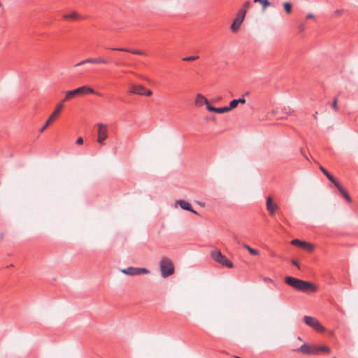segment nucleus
Masks as SVG:
<instances>
[{
	"label": "nucleus",
	"instance_id": "nucleus-1",
	"mask_svg": "<svg viewBox=\"0 0 358 358\" xmlns=\"http://www.w3.org/2000/svg\"><path fill=\"white\" fill-rule=\"evenodd\" d=\"M285 282L290 287L300 292H315L317 289V287L313 283L294 277H286L285 278Z\"/></svg>",
	"mask_w": 358,
	"mask_h": 358
},
{
	"label": "nucleus",
	"instance_id": "nucleus-2",
	"mask_svg": "<svg viewBox=\"0 0 358 358\" xmlns=\"http://www.w3.org/2000/svg\"><path fill=\"white\" fill-rule=\"evenodd\" d=\"M87 94H95V91L90 87L84 85L77 89L67 91L64 98L61 101L64 103L65 101L70 100L78 95H83Z\"/></svg>",
	"mask_w": 358,
	"mask_h": 358
},
{
	"label": "nucleus",
	"instance_id": "nucleus-3",
	"mask_svg": "<svg viewBox=\"0 0 358 358\" xmlns=\"http://www.w3.org/2000/svg\"><path fill=\"white\" fill-rule=\"evenodd\" d=\"M160 271L163 278L172 275L174 272V266L172 262L166 257H162L160 261Z\"/></svg>",
	"mask_w": 358,
	"mask_h": 358
},
{
	"label": "nucleus",
	"instance_id": "nucleus-4",
	"mask_svg": "<svg viewBox=\"0 0 358 358\" xmlns=\"http://www.w3.org/2000/svg\"><path fill=\"white\" fill-rule=\"evenodd\" d=\"M212 259L217 263L231 268L234 267V264L226 256L222 255L220 250H214L210 253Z\"/></svg>",
	"mask_w": 358,
	"mask_h": 358
},
{
	"label": "nucleus",
	"instance_id": "nucleus-5",
	"mask_svg": "<svg viewBox=\"0 0 358 358\" xmlns=\"http://www.w3.org/2000/svg\"><path fill=\"white\" fill-rule=\"evenodd\" d=\"M64 107V105L62 101H60L57 104L54 111L50 115L45 124L41 128V133L43 132L58 117Z\"/></svg>",
	"mask_w": 358,
	"mask_h": 358
},
{
	"label": "nucleus",
	"instance_id": "nucleus-6",
	"mask_svg": "<svg viewBox=\"0 0 358 358\" xmlns=\"http://www.w3.org/2000/svg\"><path fill=\"white\" fill-rule=\"evenodd\" d=\"M97 131V143L101 145H105V141L107 139L108 136V126L103 123H98L96 124Z\"/></svg>",
	"mask_w": 358,
	"mask_h": 358
},
{
	"label": "nucleus",
	"instance_id": "nucleus-7",
	"mask_svg": "<svg viewBox=\"0 0 358 358\" xmlns=\"http://www.w3.org/2000/svg\"><path fill=\"white\" fill-rule=\"evenodd\" d=\"M128 92L132 94L150 96L152 94L151 90L146 89L142 85L131 84Z\"/></svg>",
	"mask_w": 358,
	"mask_h": 358
},
{
	"label": "nucleus",
	"instance_id": "nucleus-8",
	"mask_svg": "<svg viewBox=\"0 0 358 358\" xmlns=\"http://www.w3.org/2000/svg\"><path fill=\"white\" fill-rule=\"evenodd\" d=\"M303 322L318 332H324L325 329L318 320L310 316H304Z\"/></svg>",
	"mask_w": 358,
	"mask_h": 358
},
{
	"label": "nucleus",
	"instance_id": "nucleus-9",
	"mask_svg": "<svg viewBox=\"0 0 358 358\" xmlns=\"http://www.w3.org/2000/svg\"><path fill=\"white\" fill-rule=\"evenodd\" d=\"M245 17V15L243 12L238 11L231 26L230 30L233 33H236L241 28L242 23L243 22Z\"/></svg>",
	"mask_w": 358,
	"mask_h": 358
},
{
	"label": "nucleus",
	"instance_id": "nucleus-10",
	"mask_svg": "<svg viewBox=\"0 0 358 358\" xmlns=\"http://www.w3.org/2000/svg\"><path fill=\"white\" fill-rule=\"evenodd\" d=\"M298 352L306 355H316L319 353V348L315 345L304 343L300 347V348L298 350Z\"/></svg>",
	"mask_w": 358,
	"mask_h": 358
},
{
	"label": "nucleus",
	"instance_id": "nucleus-11",
	"mask_svg": "<svg viewBox=\"0 0 358 358\" xmlns=\"http://www.w3.org/2000/svg\"><path fill=\"white\" fill-rule=\"evenodd\" d=\"M292 245L299 247L306 251L311 252L313 250L314 247L310 243L301 241L299 239H294L291 241Z\"/></svg>",
	"mask_w": 358,
	"mask_h": 358
},
{
	"label": "nucleus",
	"instance_id": "nucleus-12",
	"mask_svg": "<svg viewBox=\"0 0 358 358\" xmlns=\"http://www.w3.org/2000/svg\"><path fill=\"white\" fill-rule=\"evenodd\" d=\"M107 64L108 62L107 60L103 59V58H101V57H97V58H87L85 60H83L81 62H80L79 63L76 64V66H81V65H83L85 64Z\"/></svg>",
	"mask_w": 358,
	"mask_h": 358
},
{
	"label": "nucleus",
	"instance_id": "nucleus-13",
	"mask_svg": "<svg viewBox=\"0 0 358 358\" xmlns=\"http://www.w3.org/2000/svg\"><path fill=\"white\" fill-rule=\"evenodd\" d=\"M266 205V209L269 212L270 215H275L276 210L278 208V206L277 204H275L273 202L271 196L267 197Z\"/></svg>",
	"mask_w": 358,
	"mask_h": 358
},
{
	"label": "nucleus",
	"instance_id": "nucleus-14",
	"mask_svg": "<svg viewBox=\"0 0 358 358\" xmlns=\"http://www.w3.org/2000/svg\"><path fill=\"white\" fill-rule=\"evenodd\" d=\"M111 50L126 52H130L131 54L138 55H146V53L144 51L140 50H134V49H129V48H111Z\"/></svg>",
	"mask_w": 358,
	"mask_h": 358
},
{
	"label": "nucleus",
	"instance_id": "nucleus-15",
	"mask_svg": "<svg viewBox=\"0 0 358 358\" xmlns=\"http://www.w3.org/2000/svg\"><path fill=\"white\" fill-rule=\"evenodd\" d=\"M208 100L201 94H197L195 96L194 104L197 107H201L203 105H206L208 103Z\"/></svg>",
	"mask_w": 358,
	"mask_h": 358
},
{
	"label": "nucleus",
	"instance_id": "nucleus-16",
	"mask_svg": "<svg viewBox=\"0 0 358 358\" xmlns=\"http://www.w3.org/2000/svg\"><path fill=\"white\" fill-rule=\"evenodd\" d=\"M176 203L178 204L181 208L191 211L192 213H193L194 214H197L196 211L194 210L192 208L190 203H188L187 201H185L183 200H178L176 201Z\"/></svg>",
	"mask_w": 358,
	"mask_h": 358
},
{
	"label": "nucleus",
	"instance_id": "nucleus-17",
	"mask_svg": "<svg viewBox=\"0 0 358 358\" xmlns=\"http://www.w3.org/2000/svg\"><path fill=\"white\" fill-rule=\"evenodd\" d=\"M63 18L64 20H80L82 19V16L76 11H72L70 13L64 15Z\"/></svg>",
	"mask_w": 358,
	"mask_h": 358
},
{
	"label": "nucleus",
	"instance_id": "nucleus-18",
	"mask_svg": "<svg viewBox=\"0 0 358 358\" xmlns=\"http://www.w3.org/2000/svg\"><path fill=\"white\" fill-rule=\"evenodd\" d=\"M123 273L128 275H137L138 271L137 268L134 267H128L127 268H124L121 271Z\"/></svg>",
	"mask_w": 358,
	"mask_h": 358
},
{
	"label": "nucleus",
	"instance_id": "nucleus-19",
	"mask_svg": "<svg viewBox=\"0 0 358 358\" xmlns=\"http://www.w3.org/2000/svg\"><path fill=\"white\" fill-rule=\"evenodd\" d=\"M251 6V3L249 1H245L242 6V7L238 10L239 12H243L244 15H246L248 10Z\"/></svg>",
	"mask_w": 358,
	"mask_h": 358
},
{
	"label": "nucleus",
	"instance_id": "nucleus-20",
	"mask_svg": "<svg viewBox=\"0 0 358 358\" xmlns=\"http://www.w3.org/2000/svg\"><path fill=\"white\" fill-rule=\"evenodd\" d=\"M243 246L250 252V255H254V256H257V255H259V250L252 248L248 245L244 243V244H243Z\"/></svg>",
	"mask_w": 358,
	"mask_h": 358
},
{
	"label": "nucleus",
	"instance_id": "nucleus-21",
	"mask_svg": "<svg viewBox=\"0 0 358 358\" xmlns=\"http://www.w3.org/2000/svg\"><path fill=\"white\" fill-rule=\"evenodd\" d=\"M255 3H259L262 6L263 10H265L268 6H271V3L268 0H254Z\"/></svg>",
	"mask_w": 358,
	"mask_h": 358
},
{
	"label": "nucleus",
	"instance_id": "nucleus-22",
	"mask_svg": "<svg viewBox=\"0 0 358 358\" xmlns=\"http://www.w3.org/2000/svg\"><path fill=\"white\" fill-rule=\"evenodd\" d=\"M283 7H284V9L285 10V12L287 13V14H290L292 13V5L291 3L289 2H285L283 3Z\"/></svg>",
	"mask_w": 358,
	"mask_h": 358
},
{
	"label": "nucleus",
	"instance_id": "nucleus-23",
	"mask_svg": "<svg viewBox=\"0 0 358 358\" xmlns=\"http://www.w3.org/2000/svg\"><path fill=\"white\" fill-rule=\"evenodd\" d=\"M238 105V103L237 99H234L230 101L229 106H228L227 107L229 109V111H230L231 110L236 108Z\"/></svg>",
	"mask_w": 358,
	"mask_h": 358
},
{
	"label": "nucleus",
	"instance_id": "nucleus-24",
	"mask_svg": "<svg viewBox=\"0 0 358 358\" xmlns=\"http://www.w3.org/2000/svg\"><path fill=\"white\" fill-rule=\"evenodd\" d=\"M319 348V352H322L325 353H330L331 349L327 345H322Z\"/></svg>",
	"mask_w": 358,
	"mask_h": 358
},
{
	"label": "nucleus",
	"instance_id": "nucleus-25",
	"mask_svg": "<svg viewBox=\"0 0 358 358\" xmlns=\"http://www.w3.org/2000/svg\"><path fill=\"white\" fill-rule=\"evenodd\" d=\"M229 112V109L227 106L221 107V108H216V113H224Z\"/></svg>",
	"mask_w": 358,
	"mask_h": 358
},
{
	"label": "nucleus",
	"instance_id": "nucleus-26",
	"mask_svg": "<svg viewBox=\"0 0 358 358\" xmlns=\"http://www.w3.org/2000/svg\"><path fill=\"white\" fill-rule=\"evenodd\" d=\"M137 275H141V274H148L149 273V271L146 268H137Z\"/></svg>",
	"mask_w": 358,
	"mask_h": 358
},
{
	"label": "nucleus",
	"instance_id": "nucleus-27",
	"mask_svg": "<svg viewBox=\"0 0 358 358\" xmlns=\"http://www.w3.org/2000/svg\"><path fill=\"white\" fill-rule=\"evenodd\" d=\"M331 108L335 110V111H338V99L337 98H335L334 99V101L332 102L331 103Z\"/></svg>",
	"mask_w": 358,
	"mask_h": 358
},
{
	"label": "nucleus",
	"instance_id": "nucleus-28",
	"mask_svg": "<svg viewBox=\"0 0 358 358\" xmlns=\"http://www.w3.org/2000/svg\"><path fill=\"white\" fill-rule=\"evenodd\" d=\"M326 176L335 186L336 184H339L329 173Z\"/></svg>",
	"mask_w": 358,
	"mask_h": 358
},
{
	"label": "nucleus",
	"instance_id": "nucleus-29",
	"mask_svg": "<svg viewBox=\"0 0 358 358\" xmlns=\"http://www.w3.org/2000/svg\"><path fill=\"white\" fill-rule=\"evenodd\" d=\"M336 187H337L340 193L342 194V196L347 193L340 184H336Z\"/></svg>",
	"mask_w": 358,
	"mask_h": 358
},
{
	"label": "nucleus",
	"instance_id": "nucleus-30",
	"mask_svg": "<svg viewBox=\"0 0 358 358\" xmlns=\"http://www.w3.org/2000/svg\"><path fill=\"white\" fill-rule=\"evenodd\" d=\"M206 109L210 112L216 113V108L210 105L208 101V103H206Z\"/></svg>",
	"mask_w": 358,
	"mask_h": 358
},
{
	"label": "nucleus",
	"instance_id": "nucleus-31",
	"mask_svg": "<svg viewBox=\"0 0 358 358\" xmlns=\"http://www.w3.org/2000/svg\"><path fill=\"white\" fill-rule=\"evenodd\" d=\"M206 109L210 112L216 113V108L210 105L208 101V103H206Z\"/></svg>",
	"mask_w": 358,
	"mask_h": 358
},
{
	"label": "nucleus",
	"instance_id": "nucleus-32",
	"mask_svg": "<svg viewBox=\"0 0 358 358\" xmlns=\"http://www.w3.org/2000/svg\"><path fill=\"white\" fill-rule=\"evenodd\" d=\"M198 58H199V56H190V57H187L183 58V60L190 62V61L196 60Z\"/></svg>",
	"mask_w": 358,
	"mask_h": 358
},
{
	"label": "nucleus",
	"instance_id": "nucleus-33",
	"mask_svg": "<svg viewBox=\"0 0 358 358\" xmlns=\"http://www.w3.org/2000/svg\"><path fill=\"white\" fill-rule=\"evenodd\" d=\"M264 281L266 283H272V284L275 285L273 280L270 278H264Z\"/></svg>",
	"mask_w": 358,
	"mask_h": 358
},
{
	"label": "nucleus",
	"instance_id": "nucleus-34",
	"mask_svg": "<svg viewBox=\"0 0 358 358\" xmlns=\"http://www.w3.org/2000/svg\"><path fill=\"white\" fill-rule=\"evenodd\" d=\"M343 196L345 199V200L348 202L350 203L352 201L351 198L348 193H345L344 195H343Z\"/></svg>",
	"mask_w": 358,
	"mask_h": 358
},
{
	"label": "nucleus",
	"instance_id": "nucleus-35",
	"mask_svg": "<svg viewBox=\"0 0 358 358\" xmlns=\"http://www.w3.org/2000/svg\"><path fill=\"white\" fill-rule=\"evenodd\" d=\"M320 169L325 176L329 173V172L322 166H320Z\"/></svg>",
	"mask_w": 358,
	"mask_h": 358
},
{
	"label": "nucleus",
	"instance_id": "nucleus-36",
	"mask_svg": "<svg viewBox=\"0 0 358 358\" xmlns=\"http://www.w3.org/2000/svg\"><path fill=\"white\" fill-rule=\"evenodd\" d=\"M76 143L78 145H82L83 143V138L82 137L78 138V139L76 141Z\"/></svg>",
	"mask_w": 358,
	"mask_h": 358
},
{
	"label": "nucleus",
	"instance_id": "nucleus-37",
	"mask_svg": "<svg viewBox=\"0 0 358 358\" xmlns=\"http://www.w3.org/2000/svg\"><path fill=\"white\" fill-rule=\"evenodd\" d=\"M237 101H238V103H245L246 101L244 98H240V99H237Z\"/></svg>",
	"mask_w": 358,
	"mask_h": 358
},
{
	"label": "nucleus",
	"instance_id": "nucleus-38",
	"mask_svg": "<svg viewBox=\"0 0 358 358\" xmlns=\"http://www.w3.org/2000/svg\"><path fill=\"white\" fill-rule=\"evenodd\" d=\"M292 263L299 268V262L296 259H292Z\"/></svg>",
	"mask_w": 358,
	"mask_h": 358
},
{
	"label": "nucleus",
	"instance_id": "nucleus-39",
	"mask_svg": "<svg viewBox=\"0 0 358 358\" xmlns=\"http://www.w3.org/2000/svg\"><path fill=\"white\" fill-rule=\"evenodd\" d=\"M307 19H313L314 18V15L312 13H309L306 15Z\"/></svg>",
	"mask_w": 358,
	"mask_h": 358
},
{
	"label": "nucleus",
	"instance_id": "nucleus-40",
	"mask_svg": "<svg viewBox=\"0 0 358 358\" xmlns=\"http://www.w3.org/2000/svg\"><path fill=\"white\" fill-rule=\"evenodd\" d=\"M317 112H315V113L313 115V117L315 119L317 118Z\"/></svg>",
	"mask_w": 358,
	"mask_h": 358
},
{
	"label": "nucleus",
	"instance_id": "nucleus-41",
	"mask_svg": "<svg viewBox=\"0 0 358 358\" xmlns=\"http://www.w3.org/2000/svg\"><path fill=\"white\" fill-rule=\"evenodd\" d=\"M336 13H337L338 14H341V11H340V10H337V11H336Z\"/></svg>",
	"mask_w": 358,
	"mask_h": 358
},
{
	"label": "nucleus",
	"instance_id": "nucleus-42",
	"mask_svg": "<svg viewBox=\"0 0 358 358\" xmlns=\"http://www.w3.org/2000/svg\"><path fill=\"white\" fill-rule=\"evenodd\" d=\"M236 358H242V357H236Z\"/></svg>",
	"mask_w": 358,
	"mask_h": 358
},
{
	"label": "nucleus",
	"instance_id": "nucleus-43",
	"mask_svg": "<svg viewBox=\"0 0 358 358\" xmlns=\"http://www.w3.org/2000/svg\"><path fill=\"white\" fill-rule=\"evenodd\" d=\"M332 358H336V357H332Z\"/></svg>",
	"mask_w": 358,
	"mask_h": 358
}]
</instances>
